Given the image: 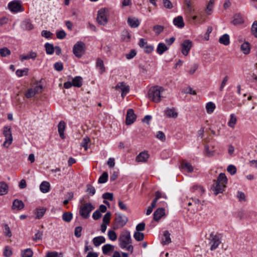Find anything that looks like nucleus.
<instances>
[{
    "label": "nucleus",
    "instance_id": "1",
    "mask_svg": "<svg viewBox=\"0 0 257 257\" xmlns=\"http://www.w3.org/2000/svg\"><path fill=\"white\" fill-rule=\"evenodd\" d=\"M119 245L122 249H125L126 250L133 252L134 247L131 244L132 240L130 232L128 230L122 231L118 239Z\"/></svg>",
    "mask_w": 257,
    "mask_h": 257
},
{
    "label": "nucleus",
    "instance_id": "2",
    "mask_svg": "<svg viewBox=\"0 0 257 257\" xmlns=\"http://www.w3.org/2000/svg\"><path fill=\"white\" fill-rule=\"evenodd\" d=\"M214 184L211 187V190L215 195L222 193L226 187L227 179L224 173H220L216 181L214 180Z\"/></svg>",
    "mask_w": 257,
    "mask_h": 257
},
{
    "label": "nucleus",
    "instance_id": "3",
    "mask_svg": "<svg viewBox=\"0 0 257 257\" xmlns=\"http://www.w3.org/2000/svg\"><path fill=\"white\" fill-rule=\"evenodd\" d=\"M164 89L158 85L153 86L148 91V97L152 101L158 103L161 100L162 94Z\"/></svg>",
    "mask_w": 257,
    "mask_h": 257
},
{
    "label": "nucleus",
    "instance_id": "4",
    "mask_svg": "<svg viewBox=\"0 0 257 257\" xmlns=\"http://www.w3.org/2000/svg\"><path fill=\"white\" fill-rule=\"evenodd\" d=\"M128 218L125 215L118 213H115V217L113 222V228L115 230L122 228L127 223Z\"/></svg>",
    "mask_w": 257,
    "mask_h": 257
},
{
    "label": "nucleus",
    "instance_id": "5",
    "mask_svg": "<svg viewBox=\"0 0 257 257\" xmlns=\"http://www.w3.org/2000/svg\"><path fill=\"white\" fill-rule=\"evenodd\" d=\"M94 209V207L90 203L82 204L79 208V214L84 219L88 218L90 212Z\"/></svg>",
    "mask_w": 257,
    "mask_h": 257
},
{
    "label": "nucleus",
    "instance_id": "6",
    "mask_svg": "<svg viewBox=\"0 0 257 257\" xmlns=\"http://www.w3.org/2000/svg\"><path fill=\"white\" fill-rule=\"evenodd\" d=\"M85 51V44L82 41L77 42L73 46V52L78 58L82 57Z\"/></svg>",
    "mask_w": 257,
    "mask_h": 257
},
{
    "label": "nucleus",
    "instance_id": "7",
    "mask_svg": "<svg viewBox=\"0 0 257 257\" xmlns=\"http://www.w3.org/2000/svg\"><path fill=\"white\" fill-rule=\"evenodd\" d=\"M3 135L5 137L6 139L3 145L6 148H8L12 143L13 140L11 127L5 126L4 127Z\"/></svg>",
    "mask_w": 257,
    "mask_h": 257
},
{
    "label": "nucleus",
    "instance_id": "8",
    "mask_svg": "<svg viewBox=\"0 0 257 257\" xmlns=\"http://www.w3.org/2000/svg\"><path fill=\"white\" fill-rule=\"evenodd\" d=\"M107 10L105 9H101L98 12L97 20L98 23L101 25H105L107 22Z\"/></svg>",
    "mask_w": 257,
    "mask_h": 257
},
{
    "label": "nucleus",
    "instance_id": "9",
    "mask_svg": "<svg viewBox=\"0 0 257 257\" xmlns=\"http://www.w3.org/2000/svg\"><path fill=\"white\" fill-rule=\"evenodd\" d=\"M210 240L209 243L211 244L210 250H214L216 249L219 246V245L221 243L220 238L217 234H214L213 233H211L210 234V237L209 238Z\"/></svg>",
    "mask_w": 257,
    "mask_h": 257
},
{
    "label": "nucleus",
    "instance_id": "10",
    "mask_svg": "<svg viewBox=\"0 0 257 257\" xmlns=\"http://www.w3.org/2000/svg\"><path fill=\"white\" fill-rule=\"evenodd\" d=\"M114 89L121 92V95L122 98H124L130 91V86L124 82H118L114 87Z\"/></svg>",
    "mask_w": 257,
    "mask_h": 257
},
{
    "label": "nucleus",
    "instance_id": "11",
    "mask_svg": "<svg viewBox=\"0 0 257 257\" xmlns=\"http://www.w3.org/2000/svg\"><path fill=\"white\" fill-rule=\"evenodd\" d=\"M42 87L41 85L36 86L34 88H31L28 89L25 93V96L27 98L33 97L36 93L41 92Z\"/></svg>",
    "mask_w": 257,
    "mask_h": 257
},
{
    "label": "nucleus",
    "instance_id": "12",
    "mask_svg": "<svg viewBox=\"0 0 257 257\" xmlns=\"http://www.w3.org/2000/svg\"><path fill=\"white\" fill-rule=\"evenodd\" d=\"M192 46V42L189 40H185L181 44V51L183 54L187 56Z\"/></svg>",
    "mask_w": 257,
    "mask_h": 257
},
{
    "label": "nucleus",
    "instance_id": "13",
    "mask_svg": "<svg viewBox=\"0 0 257 257\" xmlns=\"http://www.w3.org/2000/svg\"><path fill=\"white\" fill-rule=\"evenodd\" d=\"M136 119V115L134 113V111L133 109H129L127 111L126 115V120L125 123L127 125L132 124L134 122Z\"/></svg>",
    "mask_w": 257,
    "mask_h": 257
},
{
    "label": "nucleus",
    "instance_id": "14",
    "mask_svg": "<svg viewBox=\"0 0 257 257\" xmlns=\"http://www.w3.org/2000/svg\"><path fill=\"white\" fill-rule=\"evenodd\" d=\"M9 9L13 12H18L20 11L21 8V4L16 1L10 2L8 5Z\"/></svg>",
    "mask_w": 257,
    "mask_h": 257
},
{
    "label": "nucleus",
    "instance_id": "15",
    "mask_svg": "<svg viewBox=\"0 0 257 257\" xmlns=\"http://www.w3.org/2000/svg\"><path fill=\"white\" fill-rule=\"evenodd\" d=\"M165 213L164 208H158L154 213V219L156 221H158L165 215Z\"/></svg>",
    "mask_w": 257,
    "mask_h": 257
},
{
    "label": "nucleus",
    "instance_id": "16",
    "mask_svg": "<svg viewBox=\"0 0 257 257\" xmlns=\"http://www.w3.org/2000/svg\"><path fill=\"white\" fill-rule=\"evenodd\" d=\"M25 205L22 200L15 199L13 203L12 209L13 210H20L24 208Z\"/></svg>",
    "mask_w": 257,
    "mask_h": 257
},
{
    "label": "nucleus",
    "instance_id": "17",
    "mask_svg": "<svg viewBox=\"0 0 257 257\" xmlns=\"http://www.w3.org/2000/svg\"><path fill=\"white\" fill-rule=\"evenodd\" d=\"M66 127V124L64 121H61L58 125V131L60 137L62 139H64L65 137L64 135V131Z\"/></svg>",
    "mask_w": 257,
    "mask_h": 257
},
{
    "label": "nucleus",
    "instance_id": "18",
    "mask_svg": "<svg viewBox=\"0 0 257 257\" xmlns=\"http://www.w3.org/2000/svg\"><path fill=\"white\" fill-rule=\"evenodd\" d=\"M149 157V155L146 152H142L137 156L136 160L138 162H146Z\"/></svg>",
    "mask_w": 257,
    "mask_h": 257
},
{
    "label": "nucleus",
    "instance_id": "19",
    "mask_svg": "<svg viewBox=\"0 0 257 257\" xmlns=\"http://www.w3.org/2000/svg\"><path fill=\"white\" fill-rule=\"evenodd\" d=\"M173 24L179 28H182L185 26L183 17L181 16H179L174 19Z\"/></svg>",
    "mask_w": 257,
    "mask_h": 257
},
{
    "label": "nucleus",
    "instance_id": "20",
    "mask_svg": "<svg viewBox=\"0 0 257 257\" xmlns=\"http://www.w3.org/2000/svg\"><path fill=\"white\" fill-rule=\"evenodd\" d=\"M127 23L128 25L133 28L138 27L140 25V22L136 18H128L127 19Z\"/></svg>",
    "mask_w": 257,
    "mask_h": 257
},
{
    "label": "nucleus",
    "instance_id": "21",
    "mask_svg": "<svg viewBox=\"0 0 257 257\" xmlns=\"http://www.w3.org/2000/svg\"><path fill=\"white\" fill-rule=\"evenodd\" d=\"M214 2V0H209L207 4L205 9V12L207 15H210L212 13Z\"/></svg>",
    "mask_w": 257,
    "mask_h": 257
},
{
    "label": "nucleus",
    "instance_id": "22",
    "mask_svg": "<svg viewBox=\"0 0 257 257\" xmlns=\"http://www.w3.org/2000/svg\"><path fill=\"white\" fill-rule=\"evenodd\" d=\"M196 14V13H195V14H191L190 15H187L188 20L190 21L191 23L195 24L196 21H197L198 23H201L205 21V20L202 21L201 18H199Z\"/></svg>",
    "mask_w": 257,
    "mask_h": 257
},
{
    "label": "nucleus",
    "instance_id": "23",
    "mask_svg": "<svg viewBox=\"0 0 257 257\" xmlns=\"http://www.w3.org/2000/svg\"><path fill=\"white\" fill-rule=\"evenodd\" d=\"M50 188V184L47 181H43L40 185V189L43 193H47L49 191Z\"/></svg>",
    "mask_w": 257,
    "mask_h": 257
},
{
    "label": "nucleus",
    "instance_id": "24",
    "mask_svg": "<svg viewBox=\"0 0 257 257\" xmlns=\"http://www.w3.org/2000/svg\"><path fill=\"white\" fill-rule=\"evenodd\" d=\"M37 57V53L36 52L31 51L27 55H22L20 56V59L23 61L25 60L30 59H35Z\"/></svg>",
    "mask_w": 257,
    "mask_h": 257
},
{
    "label": "nucleus",
    "instance_id": "25",
    "mask_svg": "<svg viewBox=\"0 0 257 257\" xmlns=\"http://www.w3.org/2000/svg\"><path fill=\"white\" fill-rule=\"evenodd\" d=\"M165 114L168 117L176 118L178 116V113L174 108H167L165 110Z\"/></svg>",
    "mask_w": 257,
    "mask_h": 257
},
{
    "label": "nucleus",
    "instance_id": "26",
    "mask_svg": "<svg viewBox=\"0 0 257 257\" xmlns=\"http://www.w3.org/2000/svg\"><path fill=\"white\" fill-rule=\"evenodd\" d=\"M8 185L4 181L0 182V195H4L8 192Z\"/></svg>",
    "mask_w": 257,
    "mask_h": 257
},
{
    "label": "nucleus",
    "instance_id": "27",
    "mask_svg": "<svg viewBox=\"0 0 257 257\" xmlns=\"http://www.w3.org/2000/svg\"><path fill=\"white\" fill-rule=\"evenodd\" d=\"M46 211V208L45 207L36 208L35 210V213L36 215V218L37 219L41 218L45 214Z\"/></svg>",
    "mask_w": 257,
    "mask_h": 257
},
{
    "label": "nucleus",
    "instance_id": "28",
    "mask_svg": "<svg viewBox=\"0 0 257 257\" xmlns=\"http://www.w3.org/2000/svg\"><path fill=\"white\" fill-rule=\"evenodd\" d=\"M93 243L95 246H99L105 242V238L102 236L95 237L93 239Z\"/></svg>",
    "mask_w": 257,
    "mask_h": 257
},
{
    "label": "nucleus",
    "instance_id": "29",
    "mask_svg": "<svg viewBox=\"0 0 257 257\" xmlns=\"http://www.w3.org/2000/svg\"><path fill=\"white\" fill-rule=\"evenodd\" d=\"M181 166L182 168L187 172L191 173L193 171V167L190 163L183 162Z\"/></svg>",
    "mask_w": 257,
    "mask_h": 257
},
{
    "label": "nucleus",
    "instance_id": "30",
    "mask_svg": "<svg viewBox=\"0 0 257 257\" xmlns=\"http://www.w3.org/2000/svg\"><path fill=\"white\" fill-rule=\"evenodd\" d=\"M22 27L23 29L26 30H31L34 28L33 24L29 20H26L23 22Z\"/></svg>",
    "mask_w": 257,
    "mask_h": 257
},
{
    "label": "nucleus",
    "instance_id": "31",
    "mask_svg": "<svg viewBox=\"0 0 257 257\" xmlns=\"http://www.w3.org/2000/svg\"><path fill=\"white\" fill-rule=\"evenodd\" d=\"M73 86L80 87L82 85V78L80 76H76L72 80Z\"/></svg>",
    "mask_w": 257,
    "mask_h": 257
},
{
    "label": "nucleus",
    "instance_id": "32",
    "mask_svg": "<svg viewBox=\"0 0 257 257\" xmlns=\"http://www.w3.org/2000/svg\"><path fill=\"white\" fill-rule=\"evenodd\" d=\"M102 250L104 254H108L110 251L114 250V246L110 244H106L102 246Z\"/></svg>",
    "mask_w": 257,
    "mask_h": 257
},
{
    "label": "nucleus",
    "instance_id": "33",
    "mask_svg": "<svg viewBox=\"0 0 257 257\" xmlns=\"http://www.w3.org/2000/svg\"><path fill=\"white\" fill-rule=\"evenodd\" d=\"M192 192H196L197 194L201 196L204 193V190L203 187L200 186L195 185L192 188Z\"/></svg>",
    "mask_w": 257,
    "mask_h": 257
},
{
    "label": "nucleus",
    "instance_id": "34",
    "mask_svg": "<svg viewBox=\"0 0 257 257\" xmlns=\"http://www.w3.org/2000/svg\"><path fill=\"white\" fill-rule=\"evenodd\" d=\"M168 48H167V47L164 43H160L158 45V47L157 48V52L159 54L162 55L166 51H167L168 50Z\"/></svg>",
    "mask_w": 257,
    "mask_h": 257
},
{
    "label": "nucleus",
    "instance_id": "35",
    "mask_svg": "<svg viewBox=\"0 0 257 257\" xmlns=\"http://www.w3.org/2000/svg\"><path fill=\"white\" fill-rule=\"evenodd\" d=\"M219 42L225 46L228 45L230 43L229 35L226 34H224L219 38Z\"/></svg>",
    "mask_w": 257,
    "mask_h": 257
},
{
    "label": "nucleus",
    "instance_id": "36",
    "mask_svg": "<svg viewBox=\"0 0 257 257\" xmlns=\"http://www.w3.org/2000/svg\"><path fill=\"white\" fill-rule=\"evenodd\" d=\"M170 234L168 230H166L164 231V238L162 239V243L164 245L168 244L171 242V238H170Z\"/></svg>",
    "mask_w": 257,
    "mask_h": 257
},
{
    "label": "nucleus",
    "instance_id": "37",
    "mask_svg": "<svg viewBox=\"0 0 257 257\" xmlns=\"http://www.w3.org/2000/svg\"><path fill=\"white\" fill-rule=\"evenodd\" d=\"M215 107V104L213 102H208L206 105V109L207 112L209 114L212 113L214 111Z\"/></svg>",
    "mask_w": 257,
    "mask_h": 257
},
{
    "label": "nucleus",
    "instance_id": "38",
    "mask_svg": "<svg viewBox=\"0 0 257 257\" xmlns=\"http://www.w3.org/2000/svg\"><path fill=\"white\" fill-rule=\"evenodd\" d=\"M73 215L72 213L70 212H65L62 215V219L66 222H69L72 219Z\"/></svg>",
    "mask_w": 257,
    "mask_h": 257
},
{
    "label": "nucleus",
    "instance_id": "39",
    "mask_svg": "<svg viewBox=\"0 0 257 257\" xmlns=\"http://www.w3.org/2000/svg\"><path fill=\"white\" fill-rule=\"evenodd\" d=\"M237 119L234 114L230 115V117L229 121L228 122V125L230 127L234 128L235 124L236 123Z\"/></svg>",
    "mask_w": 257,
    "mask_h": 257
},
{
    "label": "nucleus",
    "instance_id": "40",
    "mask_svg": "<svg viewBox=\"0 0 257 257\" xmlns=\"http://www.w3.org/2000/svg\"><path fill=\"white\" fill-rule=\"evenodd\" d=\"M241 50L245 54H247L250 52L249 44L248 42H244L241 46Z\"/></svg>",
    "mask_w": 257,
    "mask_h": 257
},
{
    "label": "nucleus",
    "instance_id": "41",
    "mask_svg": "<svg viewBox=\"0 0 257 257\" xmlns=\"http://www.w3.org/2000/svg\"><path fill=\"white\" fill-rule=\"evenodd\" d=\"M131 34L127 30H123L121 32V37L123 41H128L131 39Z\"/></svg>",
    "mask_w": 257,
    "mask_h": 257
},
{
    "label": "nucleus",
    "instance_id": "42",
    "mask_svg": "<svg viewBox=\"0 0 257 257\" xmlns=\"http://www.w3.org/2000/svg\"><path fill=\"white\" fill-rule=\"evenodd\" d=\"M45 47L47 54L51 55L54 53L55 48L52 44L47 43L45 45Z\"/></svg>",
    "mask_w": 257,
    "mask_h": 257
},
{
    "label": "nucleus",
    "instance_id": "43",
    "mask_svg": "<svg viewBox=\"0 0 257 257\" xmlns=\"http://www.w3.org/2000/svg\"><path fill=\"white\" fill-rule=\"evenodd\" d=\"M243 22V19L239 15H235L232 23L234 25L241 24Z\"/></svg>",
    "mask_w": 257,
    "mask_h": 257
},
{
    "label": "nucleus",
    "instance_id": "44",
    "mask_svg": "<svg viewBox=\"0 0 257 257\" xmlns=\"http://www.w3.org/2000/svg\"><path fill=\"white\" fill-rule=\"evenodd\" d=\"M28 71V68H25L24 69H18L16 71V73L18 77H22L24 75H27Z\"/></svg>",
    "mask_w": 257,
    "mask_h": 257
},
{
    "label": "nucleus",
    "instance_id": "45",
    "mask_svg": "<svg viewBox=\"0 0 257 257\" xmlns=\"http://www.w3.org/2000/svg\"><path fill=\"white\" fill-rule=\"evenodd\" d=\"M108 179V174L107 172H104L102 173V174L100 176L98 179V183L102 184L105 183Z\"/></svg>",
    "mask_w": 257,
    "mask_h": 257
},
{
    "label": "nucleus",
    "instance_id": "46",
    "mask_svg": "<svg viewBox=\"0 0 257 257\" xmlns=\"http://www.w3.org/2000/svg\"><path fill=\"white\" fill-rule=\"evenodd\" d=\"M33 252L31 249L27 248L22 252V257H32Z\"/></svg>",
    "mask_w": 257,
    "mask_h": 257
},
{
    "label": "nucleus",
    "instance_id": "47",
    "mask_svg": "<svg viewBox=\"0 0 257 257\" xmlns=\"http://www.w3.org/2000/svg\"><path fill=\"white\" fill-rule=\"evenodd\" d=\"M11 54V51L7 47L0 49V55L2 57H7Z\"/></svg>",
    "mask_w": 257,
    "mask_h": 257
},
{
    "label": "nucleus",
    "instance_id": "48",
    "mask_svg": "<svg viewBox=\"0 0 257 257\" xmlns=\"http://www.w3.org/2000/svg\"><path fill=\"white\" fill-rule=\"evenodd\" d=\"M134 237L136 240L142 241L144 239V234L143 233L137 231L135 232Z\"/></svg>",
    "mask_w": 257,
    "mask_h": 257
},
{
    "label": "nucleus",
    "instance_id": "49",
    "mask_svg": "<svg viewBox=\"0 0 257 257\" xmlns=\"http://www.w3.org/2000/svg\"><path fill=\"white\" fill-rule=\"evenodd\" d=\"M90 142V139L88 137H86L83 138L82 142L81 143L80 146L84 148L85 150H86L88 148V144Z\"/></svg>",
    "mask_w": 257,
    "mask_h": 257
},
{
    "label": "nucleus",
    "instance_id": "50",
    "mask_svg": "<svg viewBox=\"0 0 257 257\" xmlns=\"http://www.w3.org/2000/svg\"><path fill=\"white\" fill-rule=\"evenodd\" d=\"M164 27L161 25H155L153 28V31L157 35H159L163 32Z\"/></svg>",
    "mask_w": 257,
    "mask_h": 257
},
{
    "label": "nucleus",
    "instance_id": "51",
    "mask_svg": "<svg viewBox=\"0 0 257 257\" xmlns=\"http://www.w3.org/2000/svg\"><path fill=\"white\" fill-rule=\"evenodd\" d=\"M108 237L111 240L114 241L117 239V235L115 231L109 230L108 231Z\"/></svg>",
    "mask_w": 257,
    "mask_h": 257
},
{
    "label": "nucleus",
    "instance_id": "52",
    "mask_svg": "<svg viewBox=\"0 0 257 257\" xmlns=\"http://www.w3.org/2000/svg\"><path fill=\"white\" fill-rule=\"evenodd\" d=\"M96 66L101 70V72L102 73L105 71V67L103 64V62L100 59H98L96 62Z\"/></svg>",
    "mask_w": 257,
    "mask_h": 257
},
{
    "label": "nucleus",
    "instance_id": "53",
    "mask_svg": "<svg viewBox=\"0 0 257 257\" xmlns=\"http://www.w3.org/2000/svg\"><path fill=\"white\" fill-rule=\"evenodd\" d=\"M111 213L107 212L103 216V223L109 224L110 220Z\"/></svg>",
    "mask_w": 257,
    "mask_h": 257
},
{
    "label": "nucleus",
    "instance_id": "54",
    "mask_svg": "<svg viewBox=\"0 0 257 257\" xmlns=\"http://www.w3.org/2000/svg\"><path fill=\"white\" fill-rule=\"evenodd\" d=\"M86 192L90 194L91 195H93L95 193V189L92 185L88 184L87 185V189Z\"/></svg>",
    "mask_w": 257,
    "mask_h": 257
},
{
    "label": "nucleus",
    "instance_id": "55",
    "mask_svg": "<svg viewBox=\"0 0 257 257\" xmlns=\"http://www.w3.org/2000/svg\"><path fill=\"white\" fill-rule=\"evenodd\" d=\"M227 171L231 175H233L236 173V168L234 165H230L227 167Z\"/></svg>",
    "mask_w": 257,
    "mask_h": 257
},
{
    "label": "nucleus",
    "instance_id": "56",
    "mask_svg": "<svg viewBox=\"0 0 257 257\" xmlns=\"http://www.w3.org/2000/svg\"><path fill=\"white\" fill-rule=\"evenodd\" d=\"M12 254V251L10 248L7 246L5 247L4 251V255L6 257H10L11 256Z\"/></svg>",
    "mask_w": 257,
    "mask_h": 257
},
{
    "label": "nucleus",
    "instance_id": "57",
    "mask_svg": "<svg viewBox=\"0 0 257 257\" xmlns=\"http://www.w3.org/2000/svg\"><path fill=\"white\" fill-rule=\"evenodd\" d=\"M43 232L40 230H38L37 232L35 234L33 239V240L37 241L38 240L41 239L42 238Z\"/></svg>",
    "mask_w": 257,
    "mask_h": 257
},
{
    "label": "nucleus",
    "instance_id": "58",
    "mask_svg": "<svg viewBox=\"0 0 257 257\" xmlns=\"http://www.w3.org/2000/svg\"><path fill=\"white\" fill-rule=\"evenodd\" d=\"M251 32L254 36L257 38V21H254L252 25Z\"/></svg>",
    "mask_w": 257,
    "mask_h": 257
},
{
    "label": "nucleus",
    "instance_id": "59",
    "mask_svg": "<svg viewBox=\"0 0 257 257\" xmlns=\"http://www.w3.org/2000/svg\"><path fill=\"white\" fill-rule=\"evenodd\" d=\"M228 78H228V76H226L224 77L223 80L221 82L220 87H219V90L220 91H222L223 90L224 86H225L228 80Z\"/></svg>",
    "mask_w": 257,
    "mask_h": 257
},
{
    "label": "nucleus",
    "instance_id": "60",
    "mask_svg": "<svg viewBox=\"0 0 257 257\" xmlns=\"http://www.w3.org/2000/svg\"><path fill=\"white\" fill-rule=\"evenodd\" d=\"M157 138L160 140L162 142H164L166 140V137L164 133L162 131H159L156 135Z\"/></svg>",
    "mask_w": 257,
    "mask_h": 257
},
{
    "label": "nucleus",
    "instance_id": "61",
    "mask_svg": "<svg viewBox=\"0 0 257 257\" xmlns=\"http://www.w3.org/2000/svg\"><path fill=\"white\" fill-rule=\"evenodd\" d=\"M156 206V204H155V201H152L151 205L149 206L146 211V215H150L153 210V209Z\"/></svg>",
    "mask_w": 257,
    "mask_h": 257
},
{
    "label": "nucleus",
    "instance_id": "62",
    "mask_svg": "<svg viewBox=\"0 0 257 257\" xmlns=\"http://www.w3.org/2000/svg\"><path fill=\"white\" fill-rule=\"evenodd\" d=\"M102 216L100 210H96L92 214V217L94 220H98Z\"/></svg>",
    "mask_w": 257,
    "mask_h": 257
},
{
    "label": "nucleus",
    "instance_id": "63",
    "mask_svg": "<svg viewBox=\"0 0 257 257\" xmlns=\"http://www.w3.org/2000/svg\"><path fill=\"white\" fill-rule=\"evenodd\" d=\"M54 68L56 70L60 71L63 69V65L61 62H56L54 65Z\"/></svg>",
    "mask_w": 257,
    "mask_h": 257
},
{
    "label": "nucleus",
    "instance_id": "64",
    "mask_svg": "<svg viewBox=\"0 0 257 257\" xmlns=\"http://www.w3.org/2000/svg\"><path fill=\"white\" fill-rule=\"evenodd\" d=\"M182 92L184 93H189L192 95H196V93L195 90H193L192 88L189 86L186 87V88L182 91Z\"/></svg>",
    "mask_w": 257,
    "mask_h": 257
}]
</instances>
